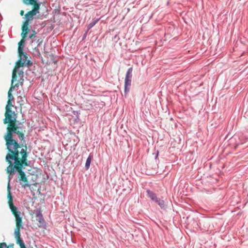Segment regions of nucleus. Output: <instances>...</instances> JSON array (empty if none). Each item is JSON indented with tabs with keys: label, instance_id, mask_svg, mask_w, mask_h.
<instances>
[{
	"label": "nucleus",
	"instance_id": "2eb2a0df",
	"mask_svg": "<svg viewBox=\"0 0 248 248\" xmlns=\"http://www.w3.org/2000/svg\"><path fill=\"white\" fill-rule=\"evenodd\" d=\"M7 198L8 199V203L13 202V197H12V194L11 193L10 190H9V192H8Z\"/></svg>",
	"mask_w": 248,
	"mask_h": 248
},
{
	"label": "nucleus",
	"instance_id": "6ab92c4d",
	"mask_svg": "<svg viewBox=\"0 0 248 248\" xmlns=\"http://www.w3.org/2000/svg\"><path fill=\"white\" fill-rule=\"evenodd\" d=\"M37 217H38V218H39V222L41 223L42 220H43L42 214L40 212H39L37 214Z\"/></svg>",
	"mask_w": 248,
	"mask_h": 248
},
{
	"label": "nucleus",
	"instance_id": "ddd939ff",
	"mask_svg": "<svg viewBox=\"0 0 248 248\" xmlns=\"http://www.w3.org/2000/svg\"><path fill=\"white\" fill-rule=\"evenodd\" d=\"M155 202H156L160 207L163 208L164 207L165 202L163 200H161L158 198Z\"/></svg>",
	"mask_w": 248,
	"mask_h": 248
},
{
	"label": "nucleus",
	"instance_id": "412c9836",
	"mask_svg": "<svg viewBox=\"0 0 248 248\" xmlns=\"http://www.w3.org/2000/svg\"><path fill=\"white\" fill-rule=\"evenodd\" d=\"M7 190H8V192H9V190H10V187L9 185H8V186Z\"/></svg>",
	"mask_w": 248,
	"mask_h": 248
},
{
	"label": "nucleus",
	"instance_id": "7ed1b4c3",
	"mask_svg": "<svg viewBox=\"0 0 248 248\" xmlns=\"http://www.w3.org/2000/svg\"><path fill=\"white\" fill-rule=\"evenodd\" d=\"M23 3L27 5H32L31 10L28 11L25 15V20L23 22L21 27V36L26 37L30 29L29 28V23L31 21L33 16L39 13L40 4L37 1V0H22Z\"/></svg>",
	"mask_w": 248,
	"mask_h": 248
},
{
	"label": "nucleus",
	"instance_id": "1a4fd4ad",
	"mask_svg": "<svg viewBox=\"0 0 248 248\" xmlns=\"http://www.w3.org/2000/svg\"><path fill=\"white\" fill-rule=\"evenodd\" d=\"M93 159V155H90L88 157L87 159L86 164H85V168L86 170H88L90 168V164L92 159Z\"/></svg>",
	"mask_w": 248,
	"mask_h": 248
},
{
	"label": "nucleus",
	"instance_id": "a211bd4d",
	"mask_svg": "<svg viewBox=\"0 0 248 248\" xmlns=\"http://www.w3.org/2000/svg\"><path fill=\"white\" fill-rule=\"evenodd\" d=\"M0 248H9V246L4 242L0 243Z\"/></svg>",
	"mask_w": 248,
	"mask_h": 248
},
{
	"label": "nucleus",
	"instance_id": "f03ea898",
	"mask_svg": "<svg viewBox=\"0 0 248 248\" xmlns=\"http://www.w3.org/2000/svg\"><path fill=\"white\" fill-rule=\"evenodd\" d=\"M23 81V80L13 81V82L11 81V88L8 92V99L5 108V118L3 119V123L7 124L6 133L4 136V139L15 138V134L17 135L21 141H23L25 138L22 129L16 124L18 114L12 110L13 108L16 109V107L12 105V101L14 98L11 93L12 89L18 87L20 83L22 84Z\"/></svg>",
	"mask_w": 248,
	"mask_h": 248
},
{
	"label": "nucleus",
	"instance_id": "f8f14e48",
	"mask_svg": "<svg viewBox=\"0 0 248 248\" xmlns=\"http://www.w3.org/2000/svg\"><path fill=\"white\" fill-rule=\"evenodd\" d=\"M21 228L20 227H16L15 231V237L18 238L20 237V229Z\"/></svg>",
	"mask_w": 248,
	"mask_h": 248
},
{
	"label": "nucleus",
	"instance_id": "0eeeda50",
	"mask_svg": "<svg viewBox=\"0 0 248 248\" xmlns=\"http://www.w3.org/2000/svg\"><path fill=\"white\" fill-rule=\"evenodd\" d=\"M147 195L148 196L151 198V199L154 202H156V201L157 200V198L156 196V194L154 193L153 191H151L149 190H148L147 191Z\"/></svg>",
	"mask_w": 248,
	"mask_h": 248
},
{
	"label": "nucleus",
	"instance_id": "4468645a",
	"mask_svg": "<svg viewBox=\"0 0 248 248\" xmlns=\"http://www.w3.org/2000/svg\"><path fill=\"white\" fill-rule=\"evenodd\" d=\"M18 52L19 56L25 55L23 52V47L22 46H18Z\"/></svg>",
	"mask_w": 248,
	"mask_h": 248
},
{
	"label": "nucleus",
	"instance_id": "423d86ee",
	"mask_svg": "<svg viewBox=\"0 0 248 248\" xmlns=\"http://www.w3.org/2000/svg\"><path fill=\"white\" fill-rule=\"evenodd\" d=\"M14 216L16 218V227L23 228L22 226V218L20 217L19 214Z\"/></svg>",
	"mask_w": 248,
	"mask_h": 248
},
{
	"label": "nucleus",
	"instance_id": "9b49d317",
	"mask_svg": "<svg viewBox=\"0 0 248 248\" xmlns=\"http://www.w3.org/2000/svg\"><path fill=\"white\" fill-rule=\"evenodd\" d=\"M16 243L19 245L20 248L22 247L23 248V247L25 246L23 240L20 238V237L16 238Z\"/></svg>",
	"mask_w": 248,
	"mask_h": 248
},
{
	"label": "nucleus",
	"instance_id": "39448f33",
	"mask_svg": "<svg viewBox=\"0 0 248 248\" xmlns=\"http://www.w3.org/2000/svg\"><path fill=\"white\" fill-rule=\"evenodd\" d=\"M132 70L133 69L132 67L129 68L127 70L125 75L124 79V90L126 93L128 92L129 91V87L130 86L131 83Z\"/></svg>",
	"mask_w": 248,
	"mask_h": 248
},
{
	"label": "nucleus",
	"instance_id": "aec40b11",
	"mask_svg": "<svg viewBox=\"0 0 248 248\" xmlns=\"http://www.w3.org/2000/svg\"><path fill=\"white\" fill-rule=\"evenodd\" d=\"M24 14V11L23 10H21L20 12V15L21 16H23Z\"/></svg>",
	"mask_w": 248,
	"mask_h": 248
},
{
	"label": "nucleus",
	"instance_id": "f257e3e1",
	"mask_svg": "<svg viewBox=\"0 0 248 248\" xmlns=\"http://www.w3.org/2000/svg\"><path fill=\"white\" fill-rule=\"evenodd\" d=\"M7 153L5 160L9 164L6 168V172L9 176L15 174V170L18 172V177L20 184L23 187H30L29 181L25 172L22 170L28 166L27 146L23 140L19 143L15 138L4 139Z\"/></svg>",
	"mask_w": 248,
	"mask_h": 248
},
{
	"label": "nucleus",
	"instance_id": "9d476101",
	"mask_svg": "<svg viewBox=\"0 0 248 248\" xmlns=\"http://www.w3.org/2000/svg\"><path fill=\"white\" fill-rule=\"evenodd\" d=\"M99 19H97L93 20L91 23H90L87 26V30L89 31L90 29L93 27L99 21Z\"/></svg>",
	"mask_w": 248,
	"mask_h": 248
},
{
	"label": "nucleus",
	"instance_id": "dca6fc26",
	"mask_svg": "<svg viewBox=\"0 0 248 248\" xmlns=\"http://www.w3.org/2000/svg\"><path fill=\"white\" fill-rule=\"evenodd\" d=\"M36 32L34 30H32V33L29 36V38L33 39L36 36Z\"/></svg>",
	"mask_w": 248,
	"mask_h": 248
},
{
	"label": "nucleus",
	"instance_id": "20e7f679",
	"mask_svg": "<svg viewBox=\"0 0 248 248\" xmlns=\"http://www.w3.org/2000/svg\"><path fill=\"white\" fill-rule=\"evenodd\" d=\"M19 57V59L16 63L15 67L13 70L12 73V81H20V80H24L23 79V72L22 70H19V68L23 67L26 62L27 56L26 55H22Z\"/></svg>",
	"mask_w": 248,
	"mask_h": 248
},
{
	"label": "nucleus",
	"instance_id": "6e6552de",
	"mask_svg": "<svg viewBox=\"0 0 248 248\" xmlns=\"http://www.w3.org/2000/svg\"><path fill=\"white\" fill-rule=\"evenodd\" d=\"M10 209H11V212L15 216L18 214H19L17 211V208L14 205L13 202H11L10 203H8Z\"/></svg>",
	"mask_w": 248,
	"mask_h": 248
},
{
	"label": "nucleus",
	"instance_id": "f3484780",
	"mask_svg": "<svg viewBox=\"0 0 248 248\" xmlns=\"http://www.w3.org/2000/svg\"><path fill=\"white\" fill-rule=\"evenodd\" d=\"M26 37L22 36V39L18 43V46H22L23 44L25 43V39Z\"/></svg>",
	"mask_w": 248,
	"mask_h": 248
}]
</instances>
